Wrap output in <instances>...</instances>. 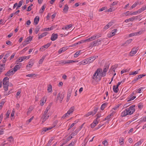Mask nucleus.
Returning <instances> with one entry per match:
<instances>
[{
	"label": "nucleus",
	"mask_w": 146,
	"mask_h": 146,
	"mask_svg": "<svg viewBox=\"0 0 146 146\" xmlns=\"http://www.w3.org/2000/svg\"><path fill=\"white\" fill-rule=\"evenodd\" d=\"M106 74L103 73L102 70L100 69H97L93 75L92 78L97 82H98L101 80L102 77L105 76Z\"/></svg>",
	"instance_id": "nucleus-1"
},
{
	"label": "nucleus",
	"mask_w": 146,
	"mask_h": 146,
	"mask_svg": "<svg viewBox=\"0 0 146 146\" xmlns=\"http://www.w3.org/2000/svg\"><path fill=\"white\" fill-rule=\"evenodd\" d=\"M135 105H132L129 108L125 109L121 113V116L122 117L128 115H131L135 111Z\"/></svg>",
	"instance_id": "nucleus-2"
},
{
	"label": "nucleus",
	"mask_w": 146,
	"mask_h": 146,
	"mask_svg": "<svg viewBox=\"0 0 146 146\" xmlns=\"http://www.w3.org/2000/svg\"><path fill=\"white\" fill-rule=\"evenodd\" d=\"M9 78L7 77H5L3 80V84L4 90L7 91L8 90Z\"/></svg>",
	"instance_id": "nucleus-3"
},
{
	"label": "nucleus",
	"mask_w": 146,
	"mask_h": 146,
	"mask_svg": "<svg viewBox=\"0 0 146 146\" xmlns=\"http://www.w3.org/2000/svg\"><path fill=\"white\" fill-rule=\"evenodd\" d=\"M101 36L100 35H95L93 36H92L89 38L86 39L84 40V42L88 41L90 42L95 40L96 38H98Z\"/></svg>",
	"instance_id": "nucleus-4"
},
{
	"label": "nucleus",
	"mask_w": 146,
	"mask_h": 146,
	"mask_svg": "<svg viewBox=\"0 0 146 146\" xmlns=\"http://www.w3.org/2000/svg\"><path fill=\"white\" fill-rule=\"evenodd\" d=\"M49 115L48 113H44L41 117V120H42V122L45 121L49 117Z\"/></svg>",
	"instance_id": "nucleus-5"
},
{
	"label": "nucleus",
	"mask_w": 146,
	"mask_h": 146,
	"mask_svg": "<svg viewBox=\"0 0 146 146\" xmlns=\"http://www.w3.org/2000/svg\"><path fill=\"white\" fill-rule=\"evenodd\" d=\"M98 57L97 56H91L87 58L88 64L92 62Z\"/></svg>",
	"instance_id": "nucleus-6"
},
{
	"label": "nucleus",
	"mask_w": 146,
	"mask_h": 146,
	"mask_svg": "<svg viewBox=\"0 0 146 146\" xmlns=\"http://www.w3.org/2000/svg\"><path fill=\"white\" fill-rule=\"evenodd\" d=\"M32 39V37L31 36H29L26 38L25 40L23 42L24 46L28 44L31 41Z\"/></svg>",
	"instance_id": "nucleus-7"
},
{
	"label": "nucleus",
	"mask_w": 146,
	"mask_h": 146,
	"mask_svg": "<svg viewBox=\"0 0 146 146\" xmlns=\"http://www.w3.org/2000/svg\"><path fill=\"white\" fill-rule=\"evenodd\" d=\"M34 64V62L33 60H30L27 66V69L28 70L31 68L33 66Z\"/></svg>",
	"instance_id": "nucleus-8"
},
{
	"label": "nucleus",
	"mask_w": 146,
	"mask_h": 146,
	"mask_svg": "<svg viewBox=\"0 0 146 146\" xmlns=\"http://www.w3.org/2000/svg\"><path fill=\"white\" fill-rule=\"evenodd\" d=\"M137 50V48H133L129 53V55L130 56H134L136 53Z\"/></svg>",
	"instance_id": "nucleus-9"
},
{
	"label": "nucleus",
	"mask_w": 146,
	"mask_h": 146,
	"mask_svg": "<svg viewBox=\"0 0 146 146\" xmlns=\"http://www.w3.org/2000/svg\"><path fill=\"white\" fill-rule=\"evenodd\" d=\"M2 124L0 126V135L3 133L4 130L5 129V125L3 121L2 123Z\"/></svg>",
	"instance_id": "nucleus-10"
},
{
	"label": "nucleus",
	"mask_w": 146,
	"mask_h": 146,
	"mask_svg": "<svg viewBox=\"0 0 146 146\" xmlns=\"http://www.w3.org/2000/svg\"><path fill=\"white\" fill-rule=\"evenodd\" d=\"M117 31V29H115L113 30L111 32L108 34V37H111L115 35L116 32Z\"/></svg>",
	"instance_id": "nucleus-11"
},
{
	"label": "nucleus",
	"mask_w": 146,
	"mask_h": 146,
	"mask_svg": "<svg viewBox=\"0 0 146 146\" xmlns=\"http://www.w3.org/2000/svg\"><path fill=\"white\" fill-rule=\"evenodd\" d=\"M64 97V94L62 93L61 94L60 92L58 94L57 98L58 100H60V102H61L63 100Z\"/></svg>",
	"instance_id": "nucleus-12"
},
{
	"label": "nucleus",
	"mask_w": 146,
	"mask_h": 146,
	"mask_svg": "<svg viewBox=\"0 0 146 146\" xmlns=\"http://www.w3.org/2000/svg\"><path fill=\"white\" fill-rule=\"evenodd\" d=\"M138 17V16L133 17H132L128 19H126L125 20V22L126 23H127L130 21H133L135 19H137Z\"/></svg>",
	"instance_id": "nucleus-13"
},
{
	"label": "nucleus",
	"mask_w": 146,
	"mask_h": 146,
	"mask_svg": "<svg viewBox=\"0 0 146 146\" xmlns=\"http://www.w3.org/2000/svg\"><path fill=\"white\" fill-rule=\"evenodd\" d=\"M21 63H19L18 64H17L13 69L14 72H15L17 70L19 69L21 67Z\"/></svg>",
	"instance_id": "nucleus-14"
},
{
	"label": "nucleus",
	"mask_w": 146,
	"mask_h": 146,
	"mask_svg": "<svg viewBox=\"0 0 146 146\" xmlns=\"http://www.w3.org/2000/svg\"><path fill=\"white\" fill-rule=\"evenodd\" d=\"M142 32L141 31H139L138 32L133 33H132L130 34L129 35V36L130 37H132L134 36L138 35H141L142 34Z\"/></svg>",
	"instance_id": "nucleus-15"
},
{
	"label": "nucleus",
	"mask_w": 146,
	"mask_h": 146,
	"mask_svg": "<svg viewBox=\"0 0 146 146\" xmlns=\"http://www.w3.org/2000/svg\"><path fill=\"white\" fill-rule=\"evenodd\" d=\"M88 64L87 58L85 59L78 63V65H85Z\"/></svg>",
	"instance_id": "nucleus-16"
},
{
	"label": "nucleus",
	"mask_w": 146,
	"mask_h": 146,
	"mask_svg": "<svg viewBox=\"0 0 146 146\" xmlns=\"http://www.w3.org/2000/svg\"><path fill=\"white\" fill-rule=\"evenodd\" d=\"M15 73V72H14V71H13V69H12L11 70H10L8 72H7L5 74V75L6 76H9Z\"/></svg>",
	"instance_id": "nucleus-17"
},
{
	"label": "nucleus",
	"mask_w": 146,
	"mask_h": 146,
	"mask_svg": "<svg viewBox=\"0 0 146 146\" xmlns=\"http://www.w3.org/2000/svg\"><path fill=\"white\" fill-rule=\"evenodd\" d=\"M58 35L57 34L53 33L51 35V40L52 41H54L56 40L58 38Z\"/></svg>",
	"instance_id": "nucleus-18"
},
{
	"label": "nucleus",
	"mask_w": 146,
	"mask_h": 146,
	"mask_svg": "<svg viewBox=\"0 0 146 146\" xmlns=\"http://www.w3.org/2000/svg\"><path fill=\"white\" fill-rule=\"evenodd\" d=\"M52 128V127H44L43 128L42 130V131L41 132V134H43L44 133V132L46 131H48L49 130L51 129Z\"/></svg>",
	"instance_id": "nucleus-19"
},
{
	"label": "nucleus",
	"mask_w": 146,
	"mask_h": 146,
	"mask_svg": "<svg viewBox=\"0 0 146 146\" xmlns=\"http://www.w3.org/2000/svg\"><path fill=\"white\" fill-rule=\"evenodd\" d=\"M46 101V98L45 97H43L40 100V105L41 106H43Z\"/></svg>",
	"instance_id": "nucleus-20"
},
{
	"label": "nucleus",
	"mask_w": 146,
	"mask_h": 146,
	"mask_svg": "<svg viewBox=\"0 0 146 146\" xmlns=\"http://www.w3.org/2000/svg\"><path fill=\"white\" fill-rule=\"evenodd\" d=\"M113 22H110L108 23L107 25H106L104 28V29L105 30H106L109 28H110L111 26L113 25Z\"/></svg>",
	"instance_id": "nucleus-21"
},
{
	"label": "nucleus",
	"mask_w": 146,
	"mask_h": 146,
	"mask_svg": "<svg viewBox=\"0 0 146 146\" xmlns=\"http://www.w3.org/2000/svg\"><path fill=\"white\" fill-rule=\"evenodd\" d=\"M47 91L48 93L51 94L52 92V86L49 84L47 86Z\"/></svg>",
	"instance_id": "nucleus-22"
},
{
	"label": "nucleus",
	"mask_w": 146,
	"mask_h": 146,
	"mask_svg": "<svg viewBox=\"0 0 146 146\" xmlns=\"http://www.w3.org/2000/svg\"><path fill=\"white\" fill-rule=\"evenodd\" d=\"M146 9V5H145L144 7H143L140 9L138 10L137 11L138 14H139L142 12H143L144 10Z\"/></svg>",
	"instance_id": "nucleus-23"
},
{
	"label": "nucleus",
	"mask_w": 146,
	"mask_h": 146,
	"mask_svg": "<svg viewBox=\"0 0 146 146\" xmlns=\"http://www.w3.org/2000/svg\"><path fill=\"white\" fill-rule=\"evenodd\" d=\"M5 102V101L4 100H2L0 102V110L3 108Z\"/></svg>",
	"instance_id": "nucleus-24"
},
{
	"label": "nucleus",
	"mask_w": 146,
	"mask_h": 146,
	"mask_svg": "<svg viewBox=\"0 0 146 146\" xmlns=\"http://www.w3.org/2000/svg\"><path fill=\"white\" fill-rule=\"evenodd\" d=\"M97 46L96 42V41H94L92 42L90 44V45L89 46L90 47L92 48L94 46Z\"/></svg>",
	"instance_id": "nucleus-25"
},
{
	"label": "nucleus",
	"mask_w": 146,
	"mask_h": 146,
	"mask_svg": "<svg viewBox=\"0 0 146 146\" xmlns=\"http://www.w3.org/2000/svg\"><path fill=\"white\" fill-rule=\"evenodd\" d=\"M118 86L115 85H114L113 86V92L115 93H117L118 92L119 90V89Z\"/></svg>",
	"instance_id": "nucleus-26"
},
{
	"label": "nucleus",
	"mask_w": 146,
	"mask_h": 146,
	"mask_svg": "<svg viewBox=\"0 0 146 146\" xmlns=\"http://www.w3.org/2000/svg\"><path fill=\"white\" fill-rule=\"evenodd\" d=\"M48 34L47 32H44L42 33L41 34L39 35L38 38H41L45 36Z\"/></svg>",
	"instance_id": "nucleus-27"
},
{
	"label": "nucleus",
	"mask_w": 146,
	"mask_h": 146,
	"mask_svg": "<svg viewBox=\"0 0 146 146\" xmlns=\"http://www.w3.org/2000/svg\"><path fill=\"white\" fill-rule=\"evenodd\" d=\"M36 76V74L34 73L26 75V76L27 77H30L31 78H34Z\"/></svg>",
	"instance_id": "nucleus-28"
},
{
	"label": "nucleus",
	"mask_w": 146,
	"mask_h": 146,
	"mask_svg": "<svg viewBox=\"0 0 146 146\" xmlns=\"http://www.w3.org/2000/svg\"><path fill=\"white\" fill-rule=\"evenodd\" d=\"M39 18L38 16H36L34 19V22L35 25H37L38 23Z\"/></svg>",
	"instance_id": "nucleus-29"
},
{
	"label": "nucleus",
	"mask_w": 146,
	"mask_h": 146,
	"mask_svg": "<svg viewBox=\"0 0 146 146\" xmlns=\"http://www.w3.org/2000/svg\"><path fill=\"white\" fill-rule=\"evenodd\" d=\"M5 64L0 65V73L3 70H5Z\"/></svg>",
	"instance_id": "nucleus-30"
},
{
	"label": "nucleus",
	"mask_w": 146,
	"mask_h": 146,
	"mask_svg": "<svg viewBox=\"0 0 146 146\" xmlns=\"http://www.w3.org/2000/svg\"><path fill=\"white\" fill-rule=\"evenodd\" d=\"M78 62L77 60H65V64H70L72 62Z\"/></svg>",
	"instance_id": "nucleus-31"
},
{
	"label": "nucleus",
	"mask_w": 146,
	"mask_h": 146,
	"mask_svg": "<svg viewBox=\"0 0 146 146\" xmlns=\"http://www.w3.org/2000/svg\"><path fill=\"white\" fill-rule=\"evenodd\" d=\"M74 107L73 106L71 107L70 108L69 110L68 111V112L70 114L72 113L74 110Z\"/></svg>",
	"instance_id": "nucleus-32"
},
{
	"label": "nucleus",
	"mask_w": 146,
	"mask_h": 146,
	"mask_svg": "<svg viewBox=\"0 0 146 146\" xmlns=\"http://www.w3.org/2000/svg\"><path fill=\"white\" fill-rule=\"evenodd\" d=\"M119 143L121 145H122L124 144V140L123 138H120L119 139Z\"/></svg>",
	"instance_id": "nucleus-33"
},
{
	"label": "nucleus",
	"mask_w": 146,
	"mask_h": 146,
	"mask_svg": "<svg viewBox=\"0 0 146 146\" xmlns=\"http://www.w3.org/2000/svg\"><path fill=\"white\" fill-rule=\"evenodd\" d=\"M135 98L136 96H132L131 97V96L130 95L129 97L128 100H127V101L128 102L132 100L135 99Z\"/></svg>",
	"instance_id": "nucleus-34"
},
{
	"label": "nucleus",
	"mask_w": 146,
	"mask_h": 146,
	"mask_svg": "<svg viewBox=\"0 0 146 146\" xmlns=\"http://www.w3.org/2000/svg\"><path fill=\"white\" fill-rule=\"evenodd\" d=\"M68 7L67 5H65L64 9H63L65 13H66L68 11Z\"/></svg>",
	"instance_id": "nucleus-35"
},
{
	"label": "nucleus",
	"mask_w": 146,
	"mask_h": 146,
	"mask_svg": "<svg viewBox=\"0 0 146 146\" xmlns=\"http://www.w3.org/2000/svg\"><path fill=\"white\" fill-rule=\"evenodd\" d=\"M33 109V108L32 107H31V106L29 108L27 112V115L31 113V111H32Z\"/></svg>",
	"instance_id": "nucleus-36"
},
{
	"label": "nucleus",
	"mask_w": 146,
	"mask_h": 146,
	"mask_svg": "<svg viewBox=\"0 0 146 146\" xmlns=\"http://www.w3.org/2000/svg\"><path fill=\"white\" fill-rule=\"evenodd\" d=\"M53 29V27H50L46 28L43 29V31H50L52 30Z\"/></svg>",
	"instance_id": "nucleus-37"
},
{
	"label": "nucleus",
	"mask_w": 146,
	"mask_h": 146,
	"mask_svg": "<svg viewBox=\"0 0 146 146\" xmlns=\"http://www.w3.org/2000/svg\"><path fill=\"white\" fill-rule=\"evenodd\" d=\"M45 8V7L44 5L42 6L41 8V9L39 11V13H42L44 11Z\"/></svg>",
	"instance_id": "nucleus-38"
},
{
	"label": "nucleus",
	"mask_w": 146,
	"mask_h": 146,
	"mask_svg": "<svg viewBox=\"0 0 146 146\" xmlns=\"http://www.w3.org/2000/svg\"><path fill=\"white\" fill-rule=\"evenodd\" d=\"M66 50V48L65 47H63L61 48H60L58 51V53L59 54H60L62 52L65 51Z\"/></svg>",
	"instance_id": "nucleus-39"
},
{
	"label": "nucleus",
	"mask_w": 146,
	"mask_h": 146,
	"mask_svg": "<svg viewBox=\"0 0 146 146\" xmlns=\"http://www.w3.org/2000/svg\"><path fill=\"white\" fill-rule=\"evenodd\" d=\"M80 53V51H79L76 52L74 55V58H77L78 57Z\"/></svg>",
	"instance_id": "nucleus-40"
},
{
	"label": "nucleus",
	"mask_w": 146,
	"mask_h": 146,
	"mask_svg": "<svg viewBox=\"0 0 146 146\" xmlns=\"http://www.w3.org/2000/svg\"><path fill=\"white\" fill-rule=\"evenodd\" d=\"M138 70H137L134 72H131L129 74L130 75H136L138 73Z\"/></svg>",
	"instance_id": "nucleus-41"
},
{
	"label": "nucleus",
	"mask_w": 146,
	"mask_h": 146,
	"mask_svg": "<svg viewBox=\"0 0 146 146\" xmlns=\"http://www.w3.org/2000/svg\"><path fill=\"white\" fill-rule=\"evenodd\" d=\"M45 58V56H43L42 58L39 60V62L40 64H42Z\"/></svg>",
	"instance_id": "nucleus-42"
},
{
	"label": "nucleus",
	"mask_w": 146,
	"mask_h": 146,
	"mask_svg": "<svg viewBox=\"0 0 146 146\" xmlns=\"http://www.w3.org/2000/svg\"><path fill=\"white\" fill-rule=\"evenodd\" d=\"M107 104V103H104V104H103L100 108V109L101 110H103L104 108H105L106 106V105Z\"/></svg>",
	"instance_id": "nucleus-43"
},
{
	"label": "nucleus",
	"mask_w": 146,
	"mask_h": 146,
	"mask_svg": "<svg viewBox=\"0 0 146 146\" xmlns=\"http://www.w3.org/2000/svg\"><path fill=\"white\" fill-rule=\"evenodd\" d=\"M50 106H48L46 108L45 110L44 111V112L45 113H48V111L50 109Z\"/></svg>",
	"instance_id": "nucleus-44"
},
{
	"label": "nucleus",
	"mask_w": 146,
	"mask_h": 146,
	"mask_svg": "<svg viewBox=\"0 0 146 146\" xmlns=\"http://www.w3.org/2000/svg\"><path fill=\"white\" fill-rule=\"evenodd\" d=\"M30 58V56H21V58L23 59V61H24L25 60L29 59Z\"/></svg>",
	"instance_id": "nucleus-45"
},
{
	"label": "nucleus",
	"mask_w": 146,
	"mask_h": 146,
	"mask_svg": "<svg viewBox=\"0 0 146 146\" xmlns=\"http://www.w3.org/2000/svg\"><path fill=\"white\" fill-rule=\"evenodd\" d=\"M78 133V131L77 130H76L71 135V136H70V139L72 138V136H74L75 135H76L77 133Z\"/></svg>",
	"instance_id": "nucleus-46"
},
{
	"label": "nucleus",
	"mask_w": 146,
	"mask_h": 146,
	"mask_svg": "<svg viewBox=\"0 0 146 146\" xmlns=\"http://www.w3.org/2000/svg\"><path fill=\"white\" fill-rule=\"evenodd\" d=\"M132 41V40L131 39H130V40H127L125 42V44H124V45L125 46H127V45H128V44H129V43H130Z\"/></svg>",
	"instance_id": "nucleus-47"
},
{
	"label": "nucleus",
	"mask_w": 146,
	"mask_h": 146,
	"mask_svg": "<svg viewBox=\"0 0 146 146\" xmlns=\"http://www.w3.org/2000/svg\"><path fill=\"white\" fill-rule=\"evenodd\" d=\"M7 140L10 143H12L13 141V139L12 137L11 136L7 139Z\"/></svg>",
	"instance_id": "nucleus-48"
},
{
	"label": "nucleus",
	"mask_w": 146,
	"mask_h": 146,
	"mask_svg": "<svg viewBox=\"0 0 146 146\" xmlns=\"http://www.w3.org/2000/svg\"><path fill=\"white\" fill-rule=\"evenodd\" d=\"M72 25L71 24L67 25L65 27V29L67 30L72 27Z\"/></svg>",
	"instance_id": "nucleus-49"
},
{
	"label": "nucleus",
	"mask_w": 146,
	"mask_h": 146,
	"mask_svg": "<svg viewBox=\"0 0 146 146\" xmlns=\"http://www.w3.org/2000/svg\"><path fill=\"white\" fill-rule=\"evenodd\" d=\"M143 89V88L142 87L140 88L137 89L136 91V92L137 93H140L141 92V90Z\"/></svg>",
	"instance_id": "nucleus-50"
},
{
	"label": "nucleus",
	"mask_w": 146,
	"mask_h": 146,
	"mask_svg": "<svg viewBox=\"0 0 146 146\" xmlns=\"http://www.w3.org/2000/svg\"><path fill=\"white\" fill-rule=\"evenodd\" d=\"M102 144L105 146H107L108 145V142L107 141L105 140L102 142Z\"/></svg>",
	"instance_id": "nucleus-51"
},
{
	"label": "nucleus",
	"mask_w": 146,
	"mask_h": 146,
	"mask_svg": "<svg viewBox=\"0 0 146 146\" xmlns=\"http://www.w3.org/2000/svg\"><path fill=\"white\" fill-rule=\"evenodd\" d=\"M23 2H24V1L23 0H22L21 1H20L19 2L18 4V6L19 7H20L22 5Z\"/></svg>",
	"instance_id": "nucleus-52"
},
{
	"label": "nucleus",
	"mask_w": 146,
	"mask_h": 146,
	"mask_svg": "<svg viewBox=\"0 0 146 146\" xmlns=\"http://www.w3.org/2000/svg\"><path fill=\"white\" fill-rule=\"evenodd\" d=\"M10 54L9 52L7 53L4 56V59H7L9 56Z\"/></svg>",
	"instance_id": "nucleus-53"
},
{
	"label": "nucleus",
	"mask_w": 146,
	"mask_h": 146,
	"mask_svg": "<svg viewBox=\"0 0 146 146\" xmlns=\"http://www.w3.org/2000/svg\"><path fill=\"white\" fill-rule=\"evenodd\" d=\"M138 2H136L135 3H134L131 7V9H133L135 7L137 6V5L138 4Z\"/></svg>",
	"instance_id": "nucleus-54"
},
{
	"label": "nucleus",
	"mask_w": 146,
	"mask_h": 146,
	"mask_svg": "<svg viewBox=\"0 0 146 146\" xmlns=\"http://www.w3.org/2000/svg\"><path fill=\"white\" fill-rule=\"evenodd\" d=\"M15 53H13L12 55L9 58V60H11L15 56Z\"/></svg>",
	"instance_id": "nucleus-55"
},
{
	"label": "nucleus",
	"mask_w": 146,
	"mask_h": 146,
	"mask_svg": "<svg viewBox=\"0 0 146 146\" xmlns=\"http://www.w3.org/2000/svg\"><path fill=\"white\" fill-rule=\"evenodd\" d=\"M141 141H139L137 143H136L135 145L134 146H139L140 145H141Z\"/></svg>",
	"instance_id": "nucleus-56"
},
{
	"label": "nucleus",
	"mask_w": 146,
	"mask_h": 146,
	"mask_svg": "<svg viewBox=\"0 0 146 146\" xmlns=\"http://www.w3.org/2000/svg\"><path fill=\"white\" fill-rule=\"evenodd\" d=\"M92 115V111H90L89 112H88L85 115V116L86 117H88L90 115Z\"/></svg>",
	"instance_id": "nucleus-57"
},
{
	"label": "nucleus",
	"mask_w": 146,
	"mask_h": 146,
	"mask_svg": "<svg viewBox=\"0 0 146 146\" xmlns=\"http://www.w3.org/2000/svg\"><path fill=\"white\" fill-rule=\"evenodd\" d=\"M34 118V117L32 116L31 117L30 119H29L27 121V123H29Z\"/></svg>",
	"instance_id": "nucleus-58"
},
{
	"label": "nucleus",
	"mask_w": 146,
	"mask_h": 146,
	"mask_svg": "<svg viewBox=\"0 0 146 146\" xmlns=\"http://www.w3.org/2000/svg\"><path fill=\"white\" fill-rule=\"evenodd\" d=\"M78 122V121H75V123H72L71 125L70 126V128H72L73 126H74L75 125V124L77 123V122Z\"/></svg>",
	"instance_id": "nucleus-59"
},
{
	"label": "nucleus",
	"mask_w": 146,
	"mask_h": 146,
	"mask_svg": "<svg viewBox=\"0 0 146 146\" xmlns=\"http://www.w3.org/2000/svg\"><path fill=\"white\" fill-rule=\"evenodd\" d=\"M96 42L97 45H98L101 43V40L100 39H98L97 40H96Z\"/></svg>",
	"instance_id": "nucleus-60"
},
{
	"label": "nucleus",
	"mask_w": 146,
	"mask_h": 146,
	"mask_svg": "<svg viewBox=\"0 0 146 146\" xmlns=\"http://www.w3.org/2000/svg\"><path fill=\"white\" fill-rule=\"evenodd\" d=\"M97 109H94V110L92 111V116L94 115H95L96 113L97 112Z\"/></svg>",
	"instance_id": "nucleus-61"
},
{
	"label": "nucleus",
	"mask_w": 146,
	"mask_h": 146,
	"mask_svg": "<svg viewBox=\"0 0 146 146\" xmlns=\"http://www.w3.org/2000/svg\"><path fill=\"white\" fill-rule=\"evenodd\" d=\"M50 43H48L46 45L43 46L44 47V48H47L50 46Z\"/></svg>",
	"instance_id": "nucleus-62"
},
{
	"label": "nucleus",
	"mask_w": 146,
	"mask_h": 146,
	"mask_svg": "<svg viewBox=\"0 0 146 146\" xmlns=\"http://www.w3.org/2000/svg\"><path fill=\"white\" fill-rule=\"evenodd\" d=\"M33 6V4H31V5H30L28 7L27 9V11H30L31 10L32 7Z\"/></svg>",
	"instance_id": "nucleus-63"
},
{
	"label": "nucleus",
	"mask_w": 146,
	"mask_h": 146,
	"mask_svg": "<svg viewBox=\"0 0 146 146\" xmlns=\"http://www.w3.org/2000/svg\"><path fill=\"white\" fill-rule=\"evenodd\" d=\"M70 115V114H69V113H68V112L67 111L66 113H65L63 115V117H68Z\"/></svg>",
	"instance_id": "nucleus-64"
}]
</instances>
